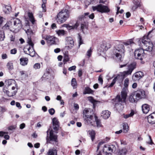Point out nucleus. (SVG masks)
I'll use <instances>...</instances> for the list:
<instances>
[{"mask_svg": "<svg viewBox=\"0 0 155 155\" xmlns=\"http://www.w3.org/2000/svg\"><path fill=\"white\" fill-rule=\"evenodd\" d=\"M137 43L140 46L142 47V49L148 51H151L153 49V45L150 40L148 38L147 36H144L142 38L137 39Z\"/></svg>", "mask_w": 155, "mask_h": 155, "instance_id": "f257e3e1", "label": "nucleus"}, {"mask_svg": "<svg viewBox=\"0 0 155 155\" xmlns=\"http://www.w3.org/2000/svg\"><path fill=\"white\" fill-rule=\"evenodd\" d=\"M22 25L21 21L18 19H15L8 22L5 25L7 29H10V31L17 32L22 28Z\"/></svg>", "mask_w": 155, "mask_h": 155, "instance_id": "f03ea898", "label": "nucleus"}, {"mask_svg": "<svg viewBox=\"0 0 155 155\" xmlns=\"http://www.w3.org/2000/svg\"><path fill=\"white\" fill-rule=\"evenodd\" d=\"M126 89H125L122 92H121V96L117 95L116 100L118 103L115 104V107L117 110H122L124 108L125 100L126 99Z\"/></svg>", "mask_w": 155, "mask_h": 155, "instance_id": "7ed1b4c3", "label": "nucleus"}, {"mask_svg": "<svg viewBox=\"0 0 155 155\" xmlns=\"http://www.w3.org/2000/svg\"><path fill=\"white\" fill-rule=\"evenodd\" d=\"M124 45L122 44L118 45L116 46L113 50V54L117 59L120 61H122L123 57L124 56L125 52Z\"/></svg>", "mask_w": 155, "mask_h": 155, "instance_id": "20e7f679", "label": "nucleus"}, {"mask_svg": "<svg viewBox=\"0 0 155 155\" xmlns=\"http://www.w3.org/2000/svg\"><path fill=\"white\" fill-rule=\"evenodd\" d=\"M69 12L66 9H63L57 15L56 20L57 22L61 24L64 22L69 17Z\"/></svg>", "mask_w": 155, "mask_h": 155, "instance_id": "39448f33", "label": "nucleus"}, {"mask_svg": "<svg viewBox=\"0 0 155 155\" xmlns=\"http://www.w3.org/2000/svg\"><path fill=\"white\" fill-rule=\"evenodd\" d=\"M93 110L90 108H86L83 110V117L84 120L88 124H91L92 125H94L95 122L91 121L93 117Z\"/></svg>", "mask_w": 155, "mask_h": 155, "instance_id": "423d86ee", "label": "nucleus"}, {"mask_svg": "<svg viewBox=\"0 0 155 155\" xmlns=\"http://www.w3.org/2000/svg\"><path fill=\"white\" fill-rule=\"evenodd\" d=\"M92 8L94 11L96 10L97 12L102 13H107L110 11V9L107 6L102 4L93 6Z\"/></svg>", "mask_w": 155, "mask_h": 155, "instance_id": "0eeeda50", "label": "nucleus"}, {"mask_svg": "<svg viewBox=\"0 0 155 155\" xmlns=\"http://www.w3.org/2000/svg\"><path fill=\"white\" fill-rule=\"evenodd\" d=\"M134 56L136 59L143 60L145 58L144 51L142 48L136 49L134 52Z\"/></svg>", "mask_w": 155, "mask_h": 155, "instance_id": "6e6552de", "label": "nucleus"}, {"mask_svg": "<svg viewBox=\"0 0 155 155\" xmlns=\"http://www.w3.org/2000/svg\"><path fill=\"white\" fill-rule=\"evenodd\" d=\"M18 90V86L17 84H15V86H13L10 91L7 90L5 87L3 89L4 93H6L9 97H12L15 95L17 93Z\"/></svg>", "mask_w": 155, "mask_h": 155, "instance_id": "1a4fd4ad", "label": "nucleus"}, {"mask_svg": "<svg viewBox=\"0 0 155 155\" xmlns=\"http://www.w3.org/2000/svg\"><path fill=\"white\" fill-rule=\"evenodd\" d=\"M136 64L135 62H133L127 66V71L123 72V75L125 77L128 75H130L133 70L136 68Z\"/></svg>", "mask_w": 155, "mask_h": 155, "instance_id": "9d476101", "label": "nucleus"}, {"mask_svg": "<svg viewBox=\"0 0 155 155\" xmlns=\"http://www.w3.org/2000/svg\"><path fill=\"white\" fill-rule=\"evenodd\" d=\"M48 45H55L58 41V39L53 36L46 35L45 38Z\"/></svg>", "mask_w": 155, "mask_h": 155, "instance_id": "9b49d317", "label": "nucleus"}, {"mask_svg": "<svg viewBox=\"0 0 155 155\" xmlns=\"http://www.w3.org/2000/svg\"><path fill=\"white\" fill-rule=\"evenodd\" d=\"M50 130L47 131V142L48 143H50V141H52L54 142H57V136L53 134L54 131L51 130L50 131V136L49 137H48V132Z\"/></svg>", "mask_w": 155, "mask_h": 155, "instance_id": "f8f14e48", "label": "nucleus"}, {"mask_svg": "<svg viewBox=\"0 0 155 155\" xmlns=\"http://www.w3.org/2000/svg\"><path fill=\"white\" fill-rule=\"evenodd\" d=\"M134 93L136 96L137 99L138 100L140 99L144 98L146 96L145 91L143 90L137 91Z\"/></svg>", "mask_w": 155, "mask_h": 155, "instance_id": "ddd939ff", "label": "nucleus"}, {"mask_svg": "<svg viewBox=\"0 0 155 155\" xmlns=\"http://www.w3.org/2000/svg\"><path fill=\"white\" fill-rule=\"evenodd\" d=\"M147 118L148 122L149 124L155 125V112L149 115Z\"/></svg>", "mask_w": 155, "mask_h": 155, "instance_id": "4468645a", "label": "nucleus"}, {"mask_svg": "<svg viewBox=\"0 0 155 155\" xmlns=\"http://www.w3.org/2000/svg\"><path fill=\"white\" fill-rule=\"evenodd\" d=\"M53 129L55 131L58 130L59 127V122L58 119L55 117L52 119Z\"/></svg>", "mask_w": 155, "mask_h": 155, "instance_id": "2eb2a0df", "label": "nucleus"}, {"mask_svg": "<svg viewBox=\"0 0 155 155\" xmlns=\"http://www.w3.org/2000/svg\"><path fill=\"white\" fill-rule=\"evenodd\" d=\"M144 75L142 71H138L135 73L133 76V78L136 81L139 80Z\"/></svg>", "mask_w": 155, "mask_h": 155, "instance_id": "dca6fc26", "label": "nucleus"}, {"mask_svg": "<svg viewBox=\"0 0 155 155\" xmlns=\"http://www.w3.org/2000/svg\"><path fill=\"white\" fill-rule=\"evenodd\" d=\"M142 109L143 113L147 114L150 110V106L147 104H144L142 105Z\"/></svg>", "mask_w": 155, "mask_h": 155, "instance_id": "f3484780", "label": "nucleus"}, {"mask_svg": "<svg viewBox=\"0 0 155 155\" xmlns=\"http://www.w3.org/2000/svg\"><path fill=\"white\" fill-rule=\"evenodd\" d=\"M110 113L107 110L103 111L101 113V116L104 119H107L110 116Z\"/></svg>", "mask_w": 155, "mask_h": 155, "instance_id": "a211bd4d", "label": "nucleus"}, {"mask_svg": "<svg viewBox=\"0 0 155 155\" xmlns=\"http://www.w3.org/2000/svg\"><path fill=\"white\" fill-rule=\"evenodd\" d=\"M134 5L132 7V9L133 11H135L136 9L141 6V4L139 1H136V0H134Z\"/></svg>", "mask_w": 155, "mask_h": 155, "instance_id": "6ab92c4d", "label": "nucleus"}, {"mask_svg": "<svg viewBox=\"0 0 155 155\" xmlns=\"http://www.w3.org/2000/svg\"><path fill=\"white\" fill-rule=\"evenodd\" d=\"M136 96L134 93L132 94L129 96V100L130 102L132 103L137 102L138 100L137 99Z\"/></svg>", "mask_w": 155, "mask_h": 155, "instance_id": "aec40b11", "label": "nucleus"}, {"mask_svg": "<svg viewBox=\"0 0 155 155\" xmlns=\"http://www.w3.org/2000/svg\"><path fill=\"white\" fill-rule=\"evenodd\" d=\"M123 127V132L124 133H127L129 130V127L127 123H123L122 124Z\"/></svg>", "mask_w": 155, "mask_h": 155, "instance_id": "412c9836", "label": "nucleus"}, {"mask_svg": "<svg viewBox=\"0 0 155 155\" xmlns=\"http://www.w3.org/2000/svg\"><path fill=\"white\" fill-rule=\"evenodd\" d=\"M110 48V45L109 44H107L105 45H102L101 46V49H100L101 50L102 52L104 51H107L109 48Z\"/></svg>", "mask_w": 155, "mask_h": 155, "instance_id": "4be33fe9", "label": "nucleus"}, {"mask_svg": "<svg viewBox=\"0 0 155 155\" xmlns=\"http://www.w3.org/2000/svg\"><path fill=\"white\" fill-rule=\"evenodd\" d=\"M129 84V79L128 78H126L125 79L124 81V85L125 87L124 88V89L122 90V91L121 92H122L123 90L126 89V96H127V87H128Z\"/></svg>", "mask_w": 155, "mask_h": 155, "instance_id": "5701e85b", "label": "nucleus"}, {"mask_svg": "<svg viewBox=\"0 0 155 155\" xmlns=\"http://www.w3.org/2000/svg\"><path fill=\"white\" fill-rule=\"evenodd\" d=\"M47 155H57V151L55 149H50L47 153Z\"/></svg>", "mask_w": 155, "mask_h": 155, "instance_id": "b1692460", "label": "nucleus"}, {"mask_svg": "<svg viewBox=\"0 0 155 155\" xmlns=\"http://www.w3.org/2000/svg\"><path fill=\"white\" fill-rule=\"evenodd\" d=\"M11 10V7L9 6H6L3 8V11L5 14H9Z\"/></svg>", "mask_w": 155, "mask_h": 155, "instance_id": "393cba45", "label": "nucleus"}, {"mask_svg": "<svg viewBox=\"0 0 155 155\" xmlns=\"http://www.w3.org/2000/svg\"><path fill=\"white\" fill-rule=\"evenodd\" d=\"M28 16L29 18L30 21L31 22L32 24H34L35 22V20L33 14L31 12H28Z\"/></svg>", "mask_w": 155, "mask_h": 155, "instance_id": "a878e982", "label": "nucleus"}, {"mask_svg": "<svg viewBox=\"0 0 155 155\" xmlns=\"http://www.w3.org/2000/svg\"><path fill=\"white\" fill-rule=\"evenodd\" d=\"M20 64L22 65H26L28 63V59L27 58H21L20 59Z\"/></svg>", "mask_w": 155, "mask_h": 155, "instance_id": "bb28decb", "label": "nucleus"}, {"mask_svg": "<svg viewBox=\"0 0 155 155\" xmlns=\"http://www.w3.org/2000/svg\"><path fill=\"white\" fill-rule=\"evenodd\" d=\"M93 92V91L89 87H86L83 92V94H92Z\"/></svg>", "mask_w": 155, "mask_h": 155, "instance_id": "cd10ccee", "label": "nucleus"}, {"mask_svg": "<svg viewBox=\"0 0 155 155\" xmlns=\"http://www.w3.org/2000/svg\"><path fill=\"white\" fill-rule=\"evenodd\" d=\"M89 134L91 137V140L93 141L95 139V132L94 130L89 131Z\"/></svg>", "mask_w": 155, "mask_h": 155, "instance_id": "c85d7f7f", "label": "nucleus"}, {"mask_svg": "<svg viewBox=\"0 0 155 155\" xmlns=\"http://www.w3.org/2000/svg\"><path fill=\"white\" fill-rule=\"evenodd\" d=\"M78 25H79L78 23H76L74 25L70 26L69 25H67L66 27L68 29H76Z\"/></svg>", "mask_w": 155, "mask_h": 155, "instance_id": "c756f323", "label": "nucleus"}, {"mask_svg": "<svg viewBox=\"0 0 155 155\" xmlns=\"http://www.w3.org/2000/svg\"><path fill=\"white\" fill-rule=\"evenodd\" d=\"M7 67L9 71L12 70L13 69V64L11 62H8L7 64Z\"/></svg>", "mask_w": 155, "mask_h": 155, "instance_id": "7c9ffc66", "label": "nucleus"}, {"mask_svg": "<svg viewBox=\"0 0 155 155\" xmlns=\"http://www.w3.org/2000/svg\"><path fill=\"white\" fill-rule=\"evenodd\" d=\"M28 54L32 57H34L35 55V51L33 48V47H31L30 51H29Z\"/></svg>", "mask_w": 155, "mask_h": 155, "instance_id": "2f4dec72", "label": "nucleus"}, {"mask_svg": "<svg viewBox=\"0 0 155 155\" xmlns=\"http://www.w3.org/2000/svg\"><path fill=\"white\" fill-rule=\"evenodd\" d=\"M94 117L95 122L96 123L97 126V127H101V124L100 121L98 119L97 117V116H95Z\"/></svg>", "mask_w": 155, "mask_h": 155, "instance_id": "473e14b6", "label": "nucleus"}, {"mask_svg": "<svg viewBox=\"0 0 155 155\" xmlns=\"http://www.w3.org/2000/svg\"><path fill=\"white\" fill-rule=\"evenodd\" d=\"M31 47L29 46V45H26L24 48V52L26 54H28V52L30 51Z\"/></svg>", "mask_w": 155, "mask_h": 155, "instance_id": "72a5a7b5", "label": "nucleus"}, {"mask_svg": "<svg viewBox=\"0 0 155 155\" xmlns=\"http://www.w3.org/2000/svg\"><path fill=\"white\" fill-rule=\"evenodd\" d=\"M116 150V147L115 145H109L108 151L112 152Z\"/></svg>", "mask_w": 155, "mask_h": 155, "instance_id": "f704fd0d", "label": "nucleus"}, {"mask_svg": "<svg viewBox=\"0 0 155 155\" xmlns=\"http://www.w3.org/2000/svg\"><path fill=\"white\" fill-rule=\"evenodd\" d=\"M15 82V80L13 79H9L5 81V84L8 86H10L13 83Z\"/></svg>", "mask_w": 155, "mask_h": 155, "instance_id": "c9c22d12", "label": "nucleus"}, {"mask_svg": "<svg viewBox=\"0 0 155 155\" xmlns=\"http://www.w3.org/2000/svg\"><path fill=\"white\" fill-rule=\"evenodd\" d=\"M56 32L59 36L63 35L65 34V31L63 30H59L58 31H56Z\"/></svg>", "mask_w": 155, "mask_h": 155, "instance_id": "e433bc0d", "label": "nucleus"}, {"mask_svg": "<svg viewBox=\"0 0 155 155\" xmlns=\"http://www.w3.org/2000/svg\"><path fill=\"white\" fill-rule=\"evenodd\" d=\"M71 83V85L74 88H76L77 83L76 79L75 78H74L72 79Z\"/></svg>", "mask_w": 155, "mask_h": 155, "instance_id": "4c0bfd02", "label": "nucleus"}, {"mask_svg": "<svg viewBox=\"0 0 155 155\" xmlns=\"http://www.w3.org/2000/svg\"><path fill=\"white\" fill-rule=\"evenodd\" d=\"M78 39L79 43V46H80L81 45L83 44V40L79 34H78Z\"/></svg>", "mask_w": 155, "mask_h": 155, "instance_id": "58836bf2", "label": "nucleus"}, {"mask_svg": "<svg viewBox=\"0 0 155 155\" xmlns=\"http://www.w3.org/2000/svg\"><path fill=\"white\" fill-rule=\"evenodd\" d=\"M67 44H68V48L71 49L74 46V42L73 40L67 43Z\"/></svg>", "mask_w": 155, "mask_h": 155, "instance_id": "ea45409f", "label": "nucleus"}, {"mask_svg": "<svg viewBox=\"0 0 155 155\" xmlns=\"http://www.w3.org/2000/svg\"><path fill=\"white\" fill-rule=\"evenodd\" d=\"M117 77H115L114 78V79H113L112 83L110 84L109 86V87H112L115 84L116 81H117Z\"/></svg>", "mask_w": 155, "mask_h": 155, "instance_id": "a19ab883", "label": "nucleus"}, {"mask_svg": "<svg viewBox=\"0 0 155 155\" xmlns=\"http://www.w3.org/2000/svg\"><path fill=\"white\" fill-rule=\"evenodd\" d=\"M87 28V25L86 23L81 24V29L83 31L84 29Z\"/></svg>", "mask_w": 155, "mask_h": 155, "instance_id": "79ce46f5", "label": "nucleus"}, {"mask_svg": "<svg viewBox=\"0 0 155 155\" xmlns=\"http://www.w3.org/2000/svg\"><path fill=\"white\" fill-rule=\"evenodd\" d=\"M27 43L28 44L29 46H31L32 47H33L34 44L30 38H28V40H27Z\"/></svg>", "mask_w": 155, "mask_h": 155, "instance_id": "37998d69", "label": "nucleus"}, {"mask_svg": "<svg viewBox=\"0 0 155 155\" xmlns=\"http://www.w3.org/2000/svg\"><path fill=\"white\" fill-rule=\"evenodd\" d=\"M109 145L108 144H105L104 145L103 149V151L106 153L108 151Z\"/></svg>", "mask_w": 155, "mask_h": 155, "instance_id": "c03bdc74", "label": "nucleus"}, {"mask_svg": "<svg viewBox=\"0 0 155 155\" xmlns=\"http://www.w3.org/2000/svg\"><path fill=\"white\" fill-rule=\"evenodd\" d=\"M50 70L49 69L47 70L46 72L45 73L43 76V78H46V76H48L50 74Z\"/></svg>", "mask_w": 155, "mask_h": 155, "instance_id": "a18cd8bd", "label": "nucleus"}, {"mask_svg": "<svg viewBox=\"0 0 155 155\" xmlns=\"http://www.w3.org/2000/svg\"><path fill=\"white\" fill-rule=\"evenodd\" d=\"M41 65L39 63H36L34 65V68L35 69H39L40 68Z\"/></svg>", "mask_w": 155, "mask_h": 155, "instance_id": "49530a36", "label": "nucleus"}, {"mask_svg": "<svg viewBox=\"0 0 155 155\" xmlns=\"http://www.w3.org/2000/svg\"><path fill=\"white\" fill-rule=\"evenodd\" d=\"M26 33L28 35H32L33 32L30 29H28L26 31Z\"/></svg>", "mask_w": 155, "mask_h": 155, "instance_id": "de8ad7c7", "label": "nucleus"}, {"mask_svg": "<svg viewBox=\"0 0 155 155\" xmlns=\"http://www.w3.org/2000/svg\"><path fill=\"white\" fill-rule=\"evenodd\" d=\"M92 52V50L91 49V48L88 50L87 52V55L89 58L90 57L91 55V53Z\"/></svg>", "mask_w": 155, "mask_h": 155, "instance_id": "09e8293b", "label": "nucleus"}, {"mask_svg": "<svg viewBox=\"0 0 155 155\" xmlns=\"http://www.w3.org/2000/svg\"><path fill=\"white\" fill-rule=\"evenodd\" d=\"M88 100L92 103H94L96 102V101L92 97H89L88 98Z\"/></svg>", "mask_w": 155, "mask_h": 155, "instance_id": "8fccbe9b", "label": "nucleus"}, {"mask_svg": "<svg viewBox=\"0 0 155 155\" xmlns=\"http://www.w3.org/2000/svg\"><path fill=\"white\" fill-rule=\"evenodd\" d=\"M50 114L51 115L54 114L55 113V110L53 108H51L48 110Z\"/></svg>", "mask_w": 155, "mask_h": 155, "instance_id": "3c124183", "label": "nucleus"}, {"mask_svg": "<svg viewBox=\"0 0 155 155\" xmlns=\"http://www.w3.org/2000/svg\"><path fill=\"white\" fill-rule=\"evenodd\" d=\"M64 61L66 62L68 61H69V58L68 55H64Z\"/></svg>", "mask_w": 155, "mask_h": 155, "instance_id": "603ef678", "label": "nucleus"}, {"mask_svg": "<svg viewBox=\"0 0 155 155\" xmlns=\"http://www.w3.org/2000/svg\"><path fill=\"white\" fill-rule=\"evenodd\" d=\"M46 4H44L43 3H42L41 5V7L43 9L42 12H46V7L45 6Z\"/></svg>", "mask_w": 155, "mask_h": 155, "instance_id": "864d4df0", "label": "nucleus"}, {"mask_svg": "<svg viewBox=\"0 0 155 155\" xmlns=\"http://www.w3.org/2000/svg\"><path fill=\"white\" fill-rule=\"evenodd\" d=\"M10 53L12 54H15L17 53V49L16 48H14L11 50Z\"/></svg>", "mask_w": 155, "mask_h": 155, "instance_id": "5fc2aeb1", "label": "nucleus"}, {"mask_svg": "<svg viewBox=\"0 0 155 155\" xmlns=\"http://www.w3.org/2000/svg\"><path fill=\"white\" fill-rule=\"evenodd\" d=\"M127 150L125 149H122L120 151V153L121 154H125L127 153Z\"/></svg>", "mask_w": 155, "mask_h": 155, "instance_id": "6e6d98bb", "label": "nucleus"}, {"mask_svg": "<svg viewBox=\"0 0 155 155\" xmlns=\"http://www.w3.org/2000/svg\"><path fill=\"white\" fill-rule=\"evenodd\" d=\"M5 38L4 34L3 33L1 34H0V41H3Z\"/></svg>", "mask_w": 155, "mask_h": 155, "instance_id": "4d7b16f0", "label": "nucleus"}, {"mask_svg": "<svg viewBox=\"0 0 155 155\" xmlns=\"http://www.w3.org/2000/svg\"><path fill=\"white\" fill-rule=\"evenodd\" d=\"M16 127V126H11L8 127V129L9 130H12L15 129Z\"/></svg>", "mask_w": 155, "mask_h": 155, "instance_id": "13d9d810", "label": "nucleus"}, {"mask_svg": "<svg viewBox=\"0 0 155 155\" xmlns=\"http://www.w3.org/2000/svg\"><path fill=\"white\" fill-rule=\"evenodd\" d=\"M133 43V42L132 41V40H129V41L126 42L124 43V45H128L131 44Z\"/></svg>", "mask_w": 155, "mask_h": 155, "instance_id": "bf43d9fd", "label": "nucleus"}, {"mask_svg": "<svg viewBox=\"0 0 155 155\" xmlns=\"http://www.w3.org/2000/svg\"><path fill=\"white\" fill-rule=\"evenodd\" d=\"M98 81H99V82L101 84H103V80L102 79V78L101 77V75H100L99 77V78H98Z\"/></svg>", "mask_w": 155, "mask_h": 155, "instance_id": "052dcab7", "label": "nucleus"}, {"mask_svg": "<svg viewBox=\"0 0 155 155\" xmlns=\"http://www.w3.org/2000/svg\"><path fill=\"white\" fill-rule=\"evenodd\" d=\"M149 137L150 140L149 141L147 142V143L150 144L151 145H152L153 144V142L152 141V140L151 139V137L150 136H149Z\"/></svg>", "mask_w": 155, "mask_h": 155, "instance_id": "680f3d73", "label": "nucleus"}, {"mask_svg": "<svg viewBox=\"0 0 155 155\" xmlns=\"http://www.w3.org/2000/svg\"><path fill=\"white\" fill-rule=\"evenodd\" d=\"M104 143V142H100L98 144V146H97V151L99 149V148H100V146L101 145H102Z\"/></svg>", "mask_w": 155, "mask_h": 155, "instance_id": "e2e57ef3", "label": "nucleus"}, {"mask_svg": "<svg viewBox=\"0 0 155 155\" xmlns=\"http://www.w3.org/2000/svg\"><path fill=\"white\" fill-rule=\"evenodd\" d=\"M76 68V66H73L72 67H71L69 68L68 70L69 71H71L72 70H74Z\"/></svg>", "mask_w": 155, "mask_h": 155, "instance_id": "0e129e2a", "label": "nucleus"}, {"mask_svg": "<svg viewBox=\"0 0 155 155\" xmlns=\"http://www.w3.org/2000/svg\"><path fill=\"white\" fill-rule=\"evenodd\" d=\"M74 107L75 110H78L79 108V106L78 104L74 103Z\"/></svg>", "mask_w": 155, "mask_h": 155, "instance_id": "69168bd1", "label": "nucleus"}, {"mask_svg": "<svg viewBox=\"0 0 155 155\" xmlns=\"http://www.w3.org/2000/svg\"><path fill=\"white\" fill-rule=\"evenodd\" d=\"M8 132H5L3 131H0V136L2 137L4 136V135L6 134H8Z\"/></svg>", "mask_w": 155, "mask_h": 155, "instance_id": "338daca9", "label": "nucleus"}, {"mask_svg": "<svg viewBox=\"0 0 155 155\" xmlns=\"http://www.w3.org/2000/svg\"><path fill=\"white\" fill-rule=\"evenodd\" d=\"M73 40L72 38L70 37H67L66 39V41H67V43L70 42L71 41H72Z\"/></svg>", "mask_w": 155, "mask_h": 155, "instance_id": "774afa93", "label": "nucleus"}]
</instances>
